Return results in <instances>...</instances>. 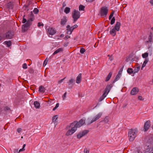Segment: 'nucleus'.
Here are the masks:
<instances>
[{
	"instance_id": "nucleus-46",
	"label": "nucleus",
	"mask_w": 153,
	"mask_h": 153,
	"mask_svg": "<svg viewBox=\"0 0 153 153\" xmlns=\"http://www.w3.org/2000/svg\"><path fill=\"white\" fill-rule=\"evenodd\" d=\"M84 153H89V151L87 148H85L84 150Z\"/></svg>"
},
{
	"instance_id": "nucleus-45",
	"label": "nucleus",
	"mask_w": 153,
	"mask_h": 153,
	"mask_svg": "<svg viewBox=\"0 0 153 153\" xmlns=\"http://www.w3.org/2000/svg\"><path fill=\"white\" fill-rule=\"evenodd\" d=\"M22 68L23 69H26L27 68V64L26 63H24L23 65Z\"/></svg>"
},
{
	"instance_id": "nucleus-43",
	"label": "nucleus",
	"mask_w": 153,
	"mask_h": 153,
	"mask_svg": "<svg viewBox=\"0 0 153 153\" xmlns=\"http://www.w3.org/2000/svg\"><path fill=\"white\" fill-rule=\"evenodd\" d=\"M59 103H57L55 107L53 109V111H55L57 108H58L59 107Z\"/></svg>"
},
{
	"instance_id": "nucleus-29",
	"label": "nucleus",
	"mask_w": 153,
	"mask_h": 153,
	"mask_svg": "<svg viewBox=\"0 0 153 153\" xmlns=\"http://www.w3.org/2000/svg\"><path fill=\"white\" fill-rule=\"evenodd\" d=\"M58 118V116L57 115L54 116L52 118V121L53 122H56V120H57Z\"/></svg>"
},
{
	"instance_id": "nucleus-54",
	"label": "nucleus",
	"mask_w": 153,
	"mask_h": 153,
	"mask_svg": "<svg viewBox=\"0 0 153 153\" xmlns=\"http://www.w3.org/2000/svg\"><path fill=\"white\" fill-rule=\"evenodd\" d=\"M65 78V77L64 78H63V79H61V80H59V81H58V83H61L62 81H63L64 80V79Z\"/></svg>"
},
{
	"instance_id": "nucleus-27",
	"label": "nucleus",
	"mask_w": 153,
	"mask_h": 153,
	"mask_svg": "<svg viewBox=\"0 0 153 153\" xmlns=\"http://www.w3.org/2000/svg\"><path fill=\"white\" fill-rule=\"evenodd\" d=\"M112 74V73L110 72L109 73L107 77H106L105 81H108L111 77Z\"/></svg>"
},
{
	"instance_id": "nucleus-20",
	"label": "nucleus",
	"mask_w": 153,
	"mask_h": 153,
	"mask_svg": "<svg viewBox=\"0 0 153 153\" xmlns=\"http://www.w3.org/2000/svg\"><path fill=\"white\" fill-rule=\"evenodd\" d=\"M152 33H150V35L148 38V40L145 42L146 44H148L149 42H151L152 40Z\"/></svg>"
},
{
	"instance_id": "nucleus-56",
	"label": "nucleus",
	"mask_w": 153,
	"mask_h": 153,
	"mask_svg": "<svg viewBox=\"0 0 153 153\" xmlns=\"http://www.w3.org/2000/svg\"><path fill=\"white\" fill-rule=\"evenodd\" d=\"M70 38V36L67 35V36H66L65 37V40H67L68 38Z\"/></svg>"
},
{
	"instance_id": "nucleus-44",
	"label": "nucleus",
	"mask_w": 153,
	"mask_h": 153,
	"mask_svg": "<svg viewBox=\"0 0 153 153\" xmlns=\"http://www.w3.org/2000/svg\"><path fill=\"white\" fill-rule=\"evenodd\" d=\"M66 92H65L63 95L62 96V98L63 100H64L65 99L66 97Z\"/></svg>"
},
{
	"instance_id": "nucleus-9",
	"label": "nucleus",
	"mask_w": 153,
	"mask_h": 153,
	"mask_svg": "<svg viewBox=\"0 0 153 153\" xmlns=\"http://www.w3.org/2000/svg\"><path fill=\"white\" fill-rule=\"evenodd\" d=\"M88 130H84L79 133L77 135V137L78 139H80L82 137L86 135L88 132Z\"/></svg>"
},
{
	"instance_id": "nucleus-61",
	"label": "nucleus",
	"mask_w": 153,
	"mask_h": 153,
	"mask_svg": "<svg viewBox=\"0 0 153 153\" xmlns=\"http://www.w3.org/2000/svg\"><path fill=\"white\" fill-rule=\"evenodd\" d=\"M150 2L151 5H153V0H150Z\"/></svg>"
},
{
	"instance_id": "nucleus-8",
	"label": "nucleus",
	"mask_w": 153,
	"mask_h": 153,
	"mask_svg": "<svg viewBox=\"0 0 153 153\" xmlns=\"http://www.w3.org/2000/svg\"><path fill=\"white\" fill-rule=\"evenodd\" d=\"M88 130H84L79 133L77 135V137L78 139H80L82 137L86 135L88 132Z\"/></svg>"
},
{
	"instance_id": "nucleus-59",
	"label": "nucleus",
	"mask_w": 153,
	"mask_h": 153,
	"mask_svg": "<svg viewBox=\"0 0 153 153\" xmlns=\"http://www.w3.org/2000/svg\"><path fill=\"white\" fill-rule=\"evenodd\" d=\"M94 0H86V1L88 2H91L94 1Z\"/></svg>"
},
{
	"instance_id": "nucleus-12",
	"label": "nucleus",
	"mask_w": 153,
	"mask_h": 153,
	"mask_svg": "<svg viewBox=\"0 0 153 153\" xmlns=\"http://www.w3.org/2000/svg\"><path fill=\"white\" fill-rule=\"evenodd\" d=\"M150 126V121H147L145 123L144 125L145 131H147Z\"/></svg>"
},
{
	"instance_id": "nucleus-42",
	"label": "nucleus",
	"mask_w": 153,
	"mask_h": 153,
	"mask_svg": "<svg viewBox=\"0 0 153 153\" xmlns=\"http://www.w3.org/2000/svg\"><path fill=\"white\" fill-rule=\"evenodd\" d=\"M25 15H24V16H23V19L22 22V23H25L27 21V19L25 18Z\"/></svg>"
},
{
	"instance_id": "nucleus-25",
	"label": "nucleus",
	"mask_w": 153,
	"mask_h": 153,
	"mask_svg": "<svg viewBox=\"0 0 153 153\" xmlns=\"http://www.w3.org/2000/svg\"><path fill=\"white\" fill-rule=\"evenodd\" d=\"M34 104L35 107L36 108H39L40 107V104L37 101L34 102Z\"/></svg>"
},
{
	"instance_id": "nucleus-24",
	"label": "nucleus",
	"mask_w": 153,
	"mask_h": 153,
	"mask_svg": "<svg viewBox=\"0 0 153 153\" xmlns=\"http://www.w3.org/2000/svg\"><path fill=\"white\" fill-rule=\"evenodd\" d=\"M149 61V59H148L146 58L145 59V60L144 61L143 63L142 66L141 68V70H142L143 68L146 66V64Z\"/></svg>"
},
{
	"instance_id": "nucleus-23",
	"label": "nucleus",
	"mask_w": 153,
	"mask_h": 153,
	"mask_svg": "<svg viewBox=\"0 0 153 153\" xmlns=\"http://www.w3.org/2000/svg\"><path fill=\"white\" fill-rule=\"evenodd\" d=\"M67 21V19L66 17H64L61 20V24L64 25H65Z\"/></svg>"
},
{
	"instance_id": "nucleus-31",
	"label": "nucleus",
	"mask_w": 153,
	"mask_h": 153,
	"mask_svg": "<svg viewBox=\"0 0 153 153\" xmlns=\"http://www.w3.org/2000/svg\"><path fill=\"white\" fill-rule=\"evenodd\" d=\"M148 56V53L147 52L145 53L142 54V56L143 58H146Z\"/></svg>"
},
{
	"instance_id": "nucleus-36",
	"label": "nucleus",
	"mask_w": 153,
	"mask_h": 153,
	"mask_svg": "<svg viewBox=\"0 0 153 153\" xmlns=\"http://www.w3.org/2000/svg\"><path fill=\"white\" fill-rule=\"evenodd\" d=\"M115 17H113V18H112V19H111V21L110 22L111 24L113 25V24H114L115 22Z\"/></svg>"
},
{
	"instance_id": "nucleus-33",
	"label": "nucleus",
	"mask_w": 153,
	"mask_h": 153,
	"mask_svg": "<svg viewBox=\"0 0 153 153\" xmlns=\"http://www.w3.org/2000/svg\"><path fill=\"white\" fill-rule=\"evenodd\" d=\"M26 145L24 144L23 145V148L22 149H20L19 151V152L24 151L25 150V146Z\"/></svg>"
},
{
	"instance_id": "nucleus-62",
	"label": "nucleus",
	"mask_w": 153,
	"mask_h": 153,
	"mask_svg": "<svg viewBox=\"0 0 153 153\" xmlns=\"http://www.w3.org/2000/svg\"><path fill=\"white\" fill-rule=\"evenodd\" d=\"M3 38H4V37L0 36V41H1Z\"/></svg>"
},
{
	"instance_id": "nucleus-19",
	"label": "nucleus",
	"mask_w": 153,
	"mask_h": 153,
	"mask_svg": "<svg viewBox=\"0 0 153 153\" xmlns=\"http://www.w3.org/2000/svg\"><path fill=\"white\" fill-rule=\"evenodd\" d=\"M120 23L119 22H117L114 28H115L117 31H119L120 30Z\"/></svg>"
},
{
	"instance_id": "nucleus-16",
	"label": "nucleus",
	"mask_w": 153,
	"mask_h": 153,
	"mask_svg": "<svg viewBox=\"0 0 153 153\" xmlns=\"http://www.w3.org/2000/svg\"><path fill=\"white\" fill-rule=\"evenodd\" d=\"M63 51V48H59L55 51L53 53L52 55L53 56L58 53H59L60 52H62Z\"/></svg>"
},
{
	"instance_id": "nucleus-63",
	"label": "nucleus",
	"mask_w": 153,
	"mask_h": 153,
	"mask_svg": "<svg viewBox=\"0 0 153 153\" xmlns=\"http://www.w3.org/2000/svg\"><path fill=\"white\" fill-rule=\"evenodd\" d=\"M65 10H70V8L69 7H66L65 9Z\"/></svg>"
},
{
	"instance_id": "nucleus-4",
	"label": "nucleus",
	"mask_w": 153,
	"mask_h": 153,
	"mask_svg": "<svg viewBox=\"0 0 153 153\" xmlns=\"http://www.w3.org/2000/svg\"><path fill=\"white\" fill-rule=\"evenodd\" d=\"M75 124L71 123L70 125L68 126L66 128L68 129V131L67 132L65 135L67 136H68L72 135L77 130V128L75 127Z\"/></svg>"
},
{
	"instance_id": "nucleus-57",
	"label": "nucleus",
	"mask_w": 153,
	"mask_h": 153,
	"mask_svg": "<svg viewBox=\"0 0 153 153\" xmlns=\"http://www.w3.org/2000/svg\"><path fill=\"white\" fill-rule=\"evenodd\" d=\"M66 6V4L65 2H64L62 4V7H64Z\"/></svg>"
},
{
	"instance_id": "nucleus-1",
	"label": "nucleus",
	"mask_w": 153,
	"mask_h": 153,
	"mask_svg": "<svg viewBox=\"0 0 153 153\" xmlns=\"http://www.w3.org/2000/svg\"><path fill=\"white\" fill-rule=\"evenodd\" d=\"M34 19V17L33 12L31 11L28 15V18L26 23L22 26V30L23 32H25L27 30V27L31 25V22L33 21Z\"/></svg>"
},
{
	"instance_id": "nucleus-49",
	"label": "nucleus",
	"mask_w": 153,
	"mask_h": 153,
	"mask_svg": "<svg viewBox=\"0 0 153 153\" xmlns=\"http://www.w3.org/2000/svg\"><path fill=\"white\" fill-rule=\"evenodd\" d=\"M39 10H33V12L35 14H37L39 12Z\"/></svg>"
},
{
	"instance_id": "nucleus-21",
	"label": "nucleus",
	"mask_w": 153,
	"mask_h": 153,
	"mask_svg": "<svg viewBox=\"0 0 153 153\" xmlns=\"http://www.w3.org/2000/svg\"><path fill=\"white\" fill-rule=\"evenodd\" d=\"M116 31L115 28H113L110 31V33L111 35L114 36L116 35Z\"/></svg>"
},
{
	"instance_id": "nucleus-18",
	"label": "nucleus",
	"mask_w": 153,
	"mask_h": 153,
	"mask_svg": "<svg viewBox=\"0 0 153 153\" xmlns=\"http://www.w3.org/2000/svg\"><path fill=\"white\" fill-rule=\"evenodd\" d=\"M81 78L82 74L81 73H80L78 75V76L76 77V83L78 84L79 83L81 82Z\"/></svg>"
},
{
	"instance_id": "nucleus-39",
	"label": "nucleus",
	"mask_w": 153,
	"mask_h": 153,
	"mask_svg": "<svg viewBox=\"0 0 153 153\" xmlns=\"http://www.w3.org/2000/svg\"><path fill=\"white\" fill-rule=\"evenodd\" d=\"M85 8V6L82 5H80L79 7V10H83Z\"/></svg>"
},
{
	"instance_id": "nucleus-51",
	"label": "nucleus",
	"mask_w": 153,
	"mask_h": 153,
	"mask_svg": "<svg viewBox=\"0 0 153 153\" xmlns=\"http://www.w3.org/2000/svg\"><path fill=\"white\" fill-rule=\"evenodd\" d=\"M138 99L140 100H143V97L142 96H140L138 97Z\"/></svg>"
},
{
	"instance_id": "nucleus-26",
	"label": "nucleus",
	"mask_w": 153,
	"mask_h": 153,
	"mask_svg": "<svg viewBox=\"0 0 153 153\" xmlns=\"http://www.w3.org/2000/svg\"><path fill=\"white\" fill-rule=\"evenodd\" d=\"M4 44L5 45H7L8 47H10L11 45V42L10 41H6L4 42Z\"/></svg>"
},
{
	"instance_id": "nucleus-13",
	"label": "nucleus",
	"mask_w": 153,
	"mask_h": 153,
	"mask_svg": "<svg viewBox=\"0 0 153 153\" xmlns=\"http://www.w3.org/2000/svg\"><path fill=\"white\" fill-rule=\"evenodd\" d=\"M66 27L67 34L69 35L71 34L74 30L73 28L72 27H71L69 25H67Z\"/></svg>"
},
{
	"instance_id": "nucleus-40",
	"label": "nucleus",
	"mask_w": 153,
	"mask_h": 153,
	"mask_svg": "<svg viewBox=\"0 0 153 153\" xmlns=\"http://www.w3.org/2000/svg\"><path fill=\"white\" fill-rule=\"evenodd\" d=\"M108 56L109 57V59L110 61H112L113 59V57L112 55L110 56V55H108Z\"/></svg>"
},
{
	"instance_id": "nucleus-53",
	"label": "nucleus",
	"mask_w": 153,
	"mask_h": 153,
	"mask_svg": "<svg viewBox=\"0 0 153 153\" xmlns=\"http://www.w3.org/2000/svg\"><path fill=\"white\" fill-rule=\"evenodd\" d=\"M74 82V80L73 79H70L69 81V82L71 84L72 83H73Z\"/></svg>"
},
{
	"instance_id": "nucleus-5",
	"label": "nucleus",
	"mask_w": 153,
	"mask_h": 153,
	"mask_svg": "<svg viewBox=\"0 0 153 153\" xmlns=\"http://www.w3.org/2000/svg\"><path fill=\"white\" fill-rule=\"evenodd\" d=\"M112 85H108L106 86V88L103 91V93L102 95L100 97L99 99V101H101L105 98L106 96L110 91V90L112 87Z\"/></svg>"
},
{
	"instance_id": "nucleus-60",
	"label": "nucleus",
	"mask_w": 153,
	"mask_h": 153,
	"mask_svg": "<svg viewBox=\"0 0 153 153\" xmlns=\"http://www.w3.org/2000/svg\"><path fill=\"white\" fill-rule=\"evenodd\" d=\"M68 42H67L65 44H64V46L65 47L67 46L68 45Z\"/></svg>"
},
{
	"instance_id": "nucleus-30",
	"label": "nucleus",
	"mask_w": 153,
	"mask_h": 153,
	"mask_svg": "<svg viewBox=\"0 0 153 153\" xmlns=\"http://www.w3.org/2000/svg\"><path fill=\"white\" fill-rule=\"evenodd\" d=\"M127 72L130 74H131L133 73V69L131 68H128L127 70Z\"/></svg>"
},
{
	"instance_id": "nucleus-37",
	"label": "nucleus",
	"mask_w": 153,
	"mask_h": 153,
	"mask_svg": "<svg viewBox=\"0 0 153 153\" xmlns=\"http://www.w3.org/2000/svg\"><path fill=\"white\" fill-rule=\"evenodd\" d=\"M105 123H107L108 122V117H105L103 121Z\"/></svg>"
},
{
	"instance_id": "nucleus-34",
	"label": "nucleus",
	"mask_w": 153,
	"mask_h": 153,
	"mask_svg": "<svg viewBox=\"0 0 153 153\" xmlns=\"http://www.w3.org/2000/svg\"><path fill=\"white\" fill-rule=\"evenodd\" d=\"M123 67L122 68H121L120 69V71H119L118 74H117L118 75L121 76V74H122V71H123Z\"/></svg>"
},
{
	"instance_id": "nucleus-22",
	"label": "nucleus",
	"mask_w": 153,
	"mask_h": 153,
	"mask_svg": "<svg viewBox=\"0 0 153 153\" xmlns=\"http://www.w3.org/2000/svg\"><path fill=\"white\" fill-rule=\"evenodd\" d=\"M45 88L43 86L41 85L39 86V91L40 92L44 93L45 92Z\"/></svg>"
},
{
	"instance_id": "nucleus-48",
	"label": "nucleus",
	"mask_w": 153,
	"mask_h": 153,
	"mask_svg": "<svg viewBox=\"0 0 153 153\" xmlns=\"http://www.w3.org/2000/svg\"><path fill=\"white\" fill-rule=\"evenodd\" d=\"M108 7L107 6H105L102 7L101 10H108Z\"/></svg>"
},
{
	"instance_id": "nucleus-2",
	"label": "nucleus",
	"mask_w": 153,
	"mask_h": 153,
	"mask_svg": "<svg viewBox=\"0 0 153 153\" xmlns=\"http://www.w3.org/2000/svg\"><path fill=\"white\" fill-rule=\"evenodd\" d=\"M102 112H100L91 118H88L86 120V124L89 125L99 120L102 116Z\"/></svg>"
},
{
	"instance_id": "nucleus-7",
	"label": "nucleus",
	"mask_w": 153,
	"mask_h": 153,
	"mask_svg": "<svg viewBox=\"0 0 153 153\" xmlns=\"http://www.w3.org/2000/svg\"><path fill=\"white\" fill-rule=\"evenodd\" d=\"M72 123L74 124V125L75 124V127L77 128L80 127L85 123V120L83 119H81L78 122L74 121Z\"/></svg>"
},
{
	"instance_id": "nucleus-11",
	"label": "nucleus",
	"mask_w": 153,
	"mask_h": 153,
	"mask_svg": "<svg viewBox=\"0 0 153 153\" xmlns=\"http://www.w3.org/2000/svg\"><path fill=\"white\" fill-rule=\"evenodd\" d=\"M56 31L55 29L52 27H49L48 29V33L49 35H53L55 34Z\"/></svg>"
},
{
	"instance_id": "nucleus-41",
	"label": "nucleus",
	"mask_w": 153,
	"mask_h": 153,
	"mask_svg": "<svg viewBox=\"0 0 153 153\" xmlns=\"http://www.w3.org/2000/svg\"><path fill=\"white\" fill-rule=\"evenodd\" d=\"M47 58L45 59V60L44 61L43 64V66L45 67L47 64V63L48 61V60L47 59Z\"/></svg>"
},
{
	"instance_id": "nucleus-10",
	"label": "nucleus",
	"mask_w": 153,
	"mask_h": 153,
	"mask_svg": "<svg viewBox=\"0 0 153 153\" xmlns=\"http://www.w3.org/2000/svg\"><path fill=\"white\" fill-rule=\"evenodd\" d=\"M5 36H4V38L7 39H11L14 35L13 32L12 31H9L6 33Z\"/></svg>"
},
{
	"instance_id": "nucleus-3",
	"label": "nucleus",
	"mask_w": 153,
	"mask_h": 153,
	"mask_svg": "<svg viewBox=\"0 0 153 153\" xmlns=\"http://www.w3.org/2000/svg\"><path fill=\"white\" fill-rule=\"evenodd\" d=\"M138 130L137 128L130 129L128 132V137L130 141H133L137 136Z\"/></svg>"
},
{
	"instance_id": "nucleus-32",
	"label": "nucleus",
	"mask_w": 153,
	"mask_h": 153,
	"mask_svg": "<svg viewBox=\"0 0 153 153\" xmlns=\"http://www.w3.org/2000/svg\"><path fill=\"white\" fill-rule=\"evenodd\" d=\"M120 76H120L117 74V76H116L115 79L113 81V82L114 83L116 81L118 80L119 79V78L120 77Z\"/></svg>"
},
{
	"instance_id": "nucleus-35",
	"label": "nucleus",
	"mask_w": 153,
	"mask_h": 153,
	"mask_svg": "<svg viewBox=\"0 0 153 153\" xmlns=\"http://www.w3.org/2000/svg\"><path fill=\"white\" fill-rule=\"evenodd\" d=\"M10 110V108L9 107L7 106H5L4 108V111H8Z\"/></svg>"
},
{
	"instance_id": "nucleus-58",
	"label": "nucleus",
	"mask_w": 153,
	"mask_h": 153,
	"mask_svg": "<svg viewBox=\"0 0 153 153\" xmlns=\"http://www.w3.org/2000/svg\"><path fill=\"white\" fill-rule=\"evenodd\" d=\"M78 27L77 25H74V26H72V27L74 29L75 28H76Z\"/></svg>"
},
{
	"instance_id": "nucleus-64",
	"label": "nucleus",
	"mask_w": 153,
	"mask_h": 153,
	"mask_svg": "<svg viewBox=\"0 0 153 153\" xmlns=\"http://www.w3.org/2000/svg\"><path fill=\"white\" fill-rule=\"evenodd\" d=\"M64 36V35L63 34H62L60 35V37H63Z\"/></svg>"
},
{
	"instance_id": "nucleus-52",
	"label": "nucleus",
	"mask_w": 153,
	"mask_h": 153,
	"mask_svg": "<svg viewBox=\"0 0 153 153\" xmlns=\"http://www.w3.org/2000/svg\"><path fill=\"white\" fill-rule=\"evenodd\" d=\"M22 130V129L21 128H19L17 129V131L18 133H19Z\"/></svg>"
},
{
	"instance_id": "nucleus-28",
	"label": "nucleus",
	"mask_w": 153,
	"mask_h": 153,
	"mask_svg": "<svg viewBox=\"0 0 153 153\" xmlns=\"http://www.w3.org/2000/svg\"><path fill=\"white\" fill-rule=\"evenodd\" d=\"M140 68V66H138L136 67L134 70L133 72H134V73H137L139 71Z\"/></svg>"
},
{
	"instance_id": "nucleus-47",
	"label": "nucleus",
	"mask_w": 153,
	"mask_h": 153,
	"mask_svg": "<svg viewBox=\"0 0 153 153\" xmlns=\"http://www.w3.org/2000/svg\"><path fill=\"white\" fill-rule=\"evenodd\" d=\"M44 25L43 23H41V22H39L38 23V26L39 27H40L41 26H43Z\"/></svg>"
},
{
	"instance_id": "nucleus-17",
	"label": "nucleus",
	"mask_w": 153,
	"mask_h": 153,
	"mask_svg": "<svg viewBox=\"0 0 153 153\" xmlns=\"http://www.w3.org/2000/svg\"><path fill=\"white\" fill-rule=\"evenodd\" d=\"M14 3L10 2L8 3L7 4V8L9 9H12L14 7Z\"/></svg>"
},
{
	"instance_id": "nucleus-15",
	"label": "nucleus",
	"mask_w": 153,
	"mask_h": 153,
	"mask_svg": "<svg viewBox=\"0 0 153 153\" xmlns=\"http://www.w3.org/2000/svg\"><path fill=\"white\" fill-rule=\"evenodd\" d=\"M108 10H100L99 13L102 16H105L108 13Z\"/></svg>"
},
{
	"instance_id": "nucleus-14",
	"label": "nucleus",
	"mask_w": 153,
	"mask_h": 153,
	"mask_svg": "<svg viewBox=\"0 0 153 153\" xmlns=\"http://www.w3.org/2000/svg\"><path fill=\"white\" fill-rule=\"evenodd\" d=\"M139 91V89L137 88H134L132 89L131 94V95H135L137 94Z\"/></svg>"
},
{
	"instance_id": "nucleus-50",
	"label": "nucleus",
	"mask_w": 153,
	"mask_h": 153,
	"mask_svg": "<svg viewBox=\"0 0 153 153\" xmlns=\"http://www.w3.org/2000/svg\"><path fill=\"white\" fill-rule=\"evenodd\" d=\"M14 153H18L19 151H18V149H14Z\"/></svg>"
},
{
	"instance_id": "nucleus-55",
	"label": "nucleus",
	"mask_w": 153,
	"mask_h": 153,
	"mask_svg": "<svg viewBox=\"0 0 153 153\" xmlns=\"http://www.w3.org/2000/svg\"><path fill=\"white\" fill-rule=\"evenodd\" d=\"M70 10H64V12L68 14L70 12Z\"/></svg>"
},
{
	"instance_id": "nucleus-38",
	"label": "nucleus",
	"mask_w": 153,
	"mask_h": 153,
	"mask_svg": "<svg viewBox=\"0 0 153 153\" xmlns=\"http://www.w3.org/2000/svg\"><path fill=\"white\" fill-rule=\"evenodd\" d=\"M85 51V49L83 48H82L80 50V52L82 54H83Z\"/></svg>"
},
{
	"instance_id": "nucleus-6",
	"label": "nucleus",
	"mask_w": 153,
	"mask_h": 153,
	"mask_svg": "<svg viewBox=\"0 0 153 153\" xmlns=\"http://www.w3.org/2000/svg\"><path fill=\"white\" fill-rule=\"evenodd\" d=\"M72 16L74 22H75L80 17V13L78 10H74L72 12Z\"/></svg>"
}]
</instances>
